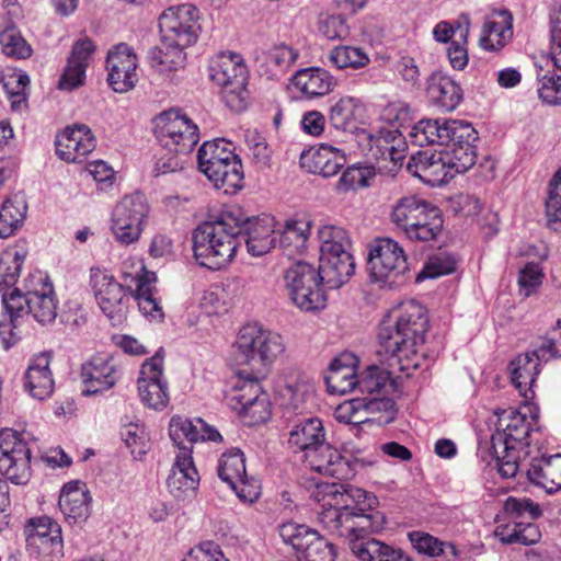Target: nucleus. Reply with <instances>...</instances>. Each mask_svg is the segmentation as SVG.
Listing matches in <instances>:
<instances>
[{"mask_svg": "<svg viewBox=\"0 0 561 561\" xmlns=\"http://www.w3.org/2000/svg\"><path fill=\"white\" fill-rule=\"evenodd\" d=\"M427 202L415 195L400 197L391 207L390 222L397 230L404 233L421 211H424Z\"/></svg>", "mask_w": 561, "mask_h": 561, "instance_id": "nucleus-44", "label": "nucleus"}, {"mask_svg": "<svg viewBox=\"0 0 561 561\" xmlns=\"http://www.w3.org/2000/svg\"><path fill=\"white\" fill-rule=\"evenodd\" d=\"M106 69L107 82L115 92L124 93L131 90L138 80L137 57L125 43L108 51Z\"/></svg>", "mask_w": 561, "mask_h": 561, "instance_id": "nucleus-23", "label": "nucleus"}, {"mask_svg": "<svg viewBox=\"0 0 561 561\" xmlns=\"http://www.w3.org/2000/svg\"><path fill=\"white\" fill-rule=\"evenodd\" d=\"M121 435L135 458L147 454L149 444L146 431L141 425L130 423L123 428Z\"/></svg>", "mask_w": 561, "mask_h": 561, "instance_id": "nucleus-63", "label": "nucleus"}, {"mask_svg": "<svg viewBox=\"0 0 561 561\" xmlns=\"http://www.w3.org/2000/svg\"><path fill=\"white\" fill-rule=\"evenodd\" d=\"M0 45L2 51L13 58H27L32 49L15 26H8L0 31Z\"/></svg>", "mask_w": 561, "mask_h": 561, "instance_id": "nucleus-58", "label": "nucleus"}, {"mask_svg": "<svg viewBox=\"0 0 561 561\" xmlns=\"http://www.w3.org/2000/svg\"><path fill=\"white\" fill-rule=\"evenodd\" d=\"M443 224L439 208L427 202L424 211H421L403 234L412 241L428 242L435 240L442 232Z\"/></svg>", "mask_w": 561, "mask_h": 561, "instance_id": "nucleus-39", "label": "nucleus"}, {"mask_svg": "<svg viewBox=\"0 0 561 561\" xmlns=\"http://www.w3.org/2000/svg\"><path fill=\"white\" fill-rule=\"evenodd\" d=\"M232 348L237 365L249 366L252 374L265 375L285 346L278 333L249 323L239 330Z\"/></svg>", "mask_w": 561, "mask_h": 561, "instance_id": "nucleus-5", "label": "nucleus"}, {"mask_svg": "<svg viewBox=\"0 0 561 561\" xmlns=\"http://www.w3.org/2000/svg\"><path fill=\"white\" fill-rule=\"evenodd\" d=\"M149 214L145 195L134 193L124 196L113 208L111 216V232L121 245L136 243L144 229Z\"/></svg>", "mask_w": 561, "mask_h": 561, "instance_id": "nucleus-11", "label": "nucleus"}, {"mask_svg": "<svg viewBox=\"0 0 561 561\" xmlns=\"http://www.w3.org/2000/svg\"><path fill=\"white\" fill-rule=\"evenodd\" d=\"M302 460L311 470L339 480H348L355 474L354 463L332 447L327 438L305 454Z\"/></svg>", "mask_w": 561, "mask_h": 561, "instance_id": "nucleus-22", "label": "nucleus"}, {"mask_svg": "<svg viewBox=\"0 0 561 561\" xmlns=\"http://www.w3.org/2000/svg\"><path fill=\"white\" fill-rule=\"evenodd\" d=\"M168 489L178 499L192 494L199 484V476L194 466L191 447L183 446L176 455L167 480Z\"/></svg>", "mask_w": 561, "mask_h": 561, "instance_id": "nucleus-29", "label": "nucleus"}, {"mask_svg": "<svg viewBox=\"0 0 561 561\" xmlns=\"http://www.w3.org/2000/svg\"><path fill=\"white\" fill-rule=\"evenodd\" d=\"M0 472L18 485L26 484L32 476L31 449L11 428L0 431Z\"/></svg>", "mask_w": 561, "mask_h": 561, "instance_id": "nucleus-16", "label": "nucleus"}, {"mask_svg": "<svg viewBox=\"0 0 561 561\" xmlns=\"http://www.w3.org/2000/svg\"><path fill=\"white\" fill-rule=\"evenodd\" d=\"M504 513L516 522L517 519L534 520L541 515V510L538 504L534 503L527 497L510 496L504 502Z\"/></svg>", "mask_w": 561, "mask_h": 561, "instance_id": "nucleus-59", "label": "nucleus"}, {"mask_svg": "<svg viewBox=\"0 0 561 561\" xmlns=\"http://www.w3.org/2000/svg\"><path fill=\"white\" fill-rule=\"evenodd\" d=\"M367 270L373 282L397 284L409 270L403 248L390 238L376 239L369 250Z\"/></svg>", "mask_w": 561, "mask_h": 561, "instance_id": "nucleus-14", "label": "nucleus"}, {"mask_svg": "<svg viewBox=\"0 0 561 561\" xmlns=\"http://www.w3.org/2000/svg\"><path fill=\"white\" fill-rule=\"evenodd\" d=\"M135 299L137 300L140 312L146 318L156 322L163 320L164 313L151 287L145 284L139 285L135 294Z\"/></svg>", "mask_w": 561, "mask_h": 561, "instance_id": "nucleus-62", "label": "nucleus"}, {"mask_svg": "<svg viewBox=\"0 0 561 561\" xmlns=\"http://www.w3.org/2000/svg\"><path fill=\"white\" fill-rule=\"evenodd\" d=\"M318 489L323 493L322 510L318 514L319 523L330 533L341 537H348V520L352 503L362 504L368 499L370 507L376 497L368 496L367 492L344 483L319 484Z\"/></svg>", "mask_w": 561, "mask_h": 561, "instance_id": "nucleus-7", "label": "nucleus"}, {"mask_svg": "<svg viewBox=\"0 0 561 561\" xmlns=\"http://www.w3.org/2000/svg\"><path fill=\"white\" fill-rule=\"evenodd\" d=\"M209 77L221 87V98L233 112L247 107L248 69L238 54H219L209 65Z\"/></svg>", "mask_w": 561, "mask_h": 561, "instance_id": "nucleus-8", "label": "nucleus"}, {"mask_svg": "<svg viewBox=\"0 0 561 561\" xmlns=\"http://www.w3.org/2000/svg\"><path fill=\"white\" fill-rule=\"evenodd\" d=\"M376 529L377 527L373 524V515L365 514L359 504L352 503L347 528L350 542L357 538L367 539L365 535Z\"/></svg>", "mask_w": 561, "mask_h": 561, "instance_id": "nucleus-60", "label": "nucleus"}, {"mask_svg": "<svg viewBox=\"0 0 561 561\" xmlns=\"http://www.w3.org/2000/svg\"><path fill=\"white\" fill-rule=\"evenodd\" d=\"M355 263L350 251L320 254L319 272L327 288H339L354 274Z\"/></svg>", "mask_w": 561, "mask_h": 561, "instance_id": "nucleus-34", "label": "nucleus"}, {"mask_svg": "<svg viewBox=\"0 0 561 561\" xmlns=\"http://www.w3.org/2000/svg\"><path fill=\"white\" fill-rule=\"evenodd\" d=\"M407 149L405 139L398 129L381 128L368 136L367 154L389 171L402 165Z\"/></svg>", "mask_w": 561, "mask_h": 561, "instance_id": "nucleus-20", "label": "nucleus"}, {"mask_svg": "<svg viewBox=\"0 0 561 561\" xmlns=\"http://www.w3.org/2000/svg\"><path fill=\"white\" fill-rule=\"evenodd\" d=\"M198 169L215 187L226 194L236 193L243 186V168L234 154L231 144L225 139H215L202 145L197 153Z\"/></svg>", "mask_w": 561, "mask_h": 561, "instance_id": "nucleus-6", "label": "nucleus"}, {"mask_svg": "<svg viewBox=\"0 0 561 561\" xmlns=\"http://www.w3.org/2000/svg\"><path fill=\"white\" fill-rule=\"evenodd\" d=\"M346 157L344 152L331 145L321 144L305 150L300 156V164L308 172L319 174L323 178H330L339 173L345 165Z\"/></svg>", "mask_w": 561, "mask_h": 561, "instance_id": "nucleus-27", "label": "nucleus"}, {"mask_svg": "<svg viewBox=\"0 0 561 561\" xmlns=\"http://www.w3.org/2000/svg\"><path fill=\"white\" fill-rule=\"evenodd\" d=\"M527 478L547 493L561 490V454L534 458L527 469Z\"/></svg>", "mask_w": 561, "mask_h": 561, "instance_id": "nucleus-35", "label": "nucleus"}, {"mask_svg": "<svg viewBox=\"0 0 561 561\" xmlns=\"http://www.w3.org/2000/svg\"><path fill=\"white\" fill-rule=\"evenodd\" d=\"M431 100L443 111H454L462 99L460 87L448 77H433L427 88Z\"/></svg>", "mask_w": 561, "mask_h": 561, "instance_id": "nucleus-43", "label": "nucleus"}, {"mask_svg": "<svg viewBox=\"0 0 561 561\" xmlns=\"http://www.w3.org/2000/svg\"><path fill=\"white\" fill-rule=\"evenodd\" d=\"M90 287L102 312L113 325L126 320L130 294L114 275L98 266L90 268Z\"/></svg>", "mask_w": 561, "mask_h": 561, "instance_id": "nucleus-12", "label": "nucleus"}, {"mask_svg": "<svg viewBox=\"0 0 561 561\" xmlns=\"http://www.w3.org/2000/svg\"><path fill=\"white\" fill-rule=\"evenodd\" d=\"M545 208L548 227L561 231V167L549 182Z\"/></svg>", "mask_w": 561, "mask_h": 561, "instance_id": "nucleus-52", "label": "nucleus"}, {"mask_svg": "<svg viewBox=\"0 0 561 561\" xmlns=\"http://www.w3.org/2000/svg\"><path fill=\"white\" fill-rule=\"evenodd\" d=\"M162 350L144 362L138 378L141 402L153 410H162L169 403L168 382L163 377Z\"/></svg>", "mask_w": 561, "mask_h": 561, "instance_id": "nucleus-18", "label": "nucleus"}, {"mask_svg": "<svg viewBox=\"0 0 561 561\" xmlns=\"http://www.w3.org/2000/svg\"><path fill=\"white\" fill-rule=\"evenodd\" d=\"M51 356L49 353H42L34 356L25 371V388L30 394L44 400L54 391V379L49 368Z\"/></svg>", "mask_w": 561, "mask_h": 561, "instance_id": "nucleus-33", "label": "nucleus"}, {"mask_svg": "<svg viewBox=\"0 0 561 561\" xmlns=\"http://www.w3.org/2000/svg\"><path fill=\"white\" fill-rule=\"evenodd\" d=\"M26 202L14 195L4 201L0 209V237H11L23 224L26 215Z\"/></svg>", "mask_w": 561, "mask_h": 561, "instance_id": "nucleus-47", "label": "nucleus"}, {"mask_svg": "<svg viewBox=\"0 0 561 561\" xmlns=\"http://www.w3.org/2000/svg\"><path fill=\"white\" fill-rule=\"evenodd\" d=\"M386 317L421 345L424 343L428 329V317L427 310L422 304L414 299L401 301L390 309Z\"/></svg>", "mask_w": 561, "mask_h": 561, "instance_id": "nucleus-26", "label": "nucleus"}, {"mask_svg": "<svg viewBox=\"0 0 561 561\" xmlns=\"http://www.w3.org/2000/svg\"><path fill=\"white\" fill-rule=\"evenodd\" d=\"M537 419L529 405L500 414L497 428L491 436L490 455L503 479L516 477L520 461L528 456L529 435Z\"/></svg>", "mask_w": 561, "mask_h": 561, "instance_id": "nucleus-4", "label": "nucleus"}, {"mask_svg": "<svg viewBox=\"0 0 561 561\" xmlns=\"http://www.w3.org/2000/svg\"><path fill=\"white\" fill-rule=\"evenodd\" d=\"M249 375L247 374L245 377L240 375L231 391L227 394L228 405L234 411L244 408L245 404L265 393L259 381L262 375L252 373L251 377Z\"/></svg>", "mask_w": 561, "mask_h": 561, "instance_id": "nucleus-46", "label": "nucleus"}, {"mask_svg": "<svg viewBox=\"0 0 561 561\" xmlns=\"http://www.w3.org/2000/svg\"><path fill=\"white\" fill-rule=\"evenodd\" d=\"M328 59L332 66L341 70H358L370 62L368 54L363 48L350 45L333 47L328 54Z\"/></svg>", "mask_w": 561, "mask_h": 561, "instance_id": "nucleus-49", "label": "nucleus"}, {"mask_svg": "<svg viewBox=\"0 0 561 561\" xmlns=\"http://www.w3.org/2000/svg\"><path fill=\"white\" fill-rule=\"evenodd\" d=\"M186 46L169 45L161 37V44L151 49L149 55L150 65L159 73L169 76L184 67Z\"/></svg>", "mask_w": 561, "mask_h": 561, "instance_id": "nucleus-42", "label": "nucleus"}, {"mask_svg": "<svg viewBox=\"0 0 561 561\" xmlns=\"http://www.w3.org/2000/svg\"><path fill=\"white\" fill-rule=\"evenodd\" d=\"M169 434L172 442L179 447V453L183 446H190L198 442L197 419L192 421L181 416H173L169 425Z\"/></svg>", "mask_w": 561, "mask_h": 561, "instance_id": "nucleus-56", "label": "nucleus"}, {"mask_svg": "<svg viewBox=\"0 0 561 561\" xmlns=\"http://www.w3.org/2000/svg\"><path fill=\"white\" fill-rule=\"evenodd\" d=\"M411 141L419 147L439 145L447 165L455 173H465L476 163L474 142L478 133L465 121L447 118H423L410 131Z\"/></svg>", "mask_w": 561, "mask_h": 561, "instance_id": "nucleus-2", "label": "nucleus"}, {"mask_svg": "<svg viewBox=\"0 0 561 561\" xmlns=\"http://www.w3.org/2000/svg\"><path fill=\"white\" fill-rule=\"evenodd\" d=\"M24 254L19 251H7L0 256V295L3 293L11 294L12 287L15 285L22 264Z\"/></svg>", "mask_w": 561, "mask_h": 561, "instance_id": "nucleus-54", "label": "nucleus"}, {"mask_svg": "<svg viewBox=\"0 0 561 561\" xmlns=\"http://www.w3.org/2000/svg\"><path fill=\"white\" fill-rule=\"evenodd\" d=\"M398 369H380L377 366H370L368 369L358 378L357 389L365 397H376L382 392L390 381V376L396 374Z\"/></svg>", "mask_w": 561, "mask_h": 561, "instance_id": "nucleus-55", "label": "nucleus"}, {"mask_svg": "<svg viewBox=\"0 0 561 561\" xmlns=\"http://www.w3.org/2000/svg\"><path fill=\"white\" fill-rule=\"evenodd\" d=\"M378 341V355L387 363L388 368L407 375H410L411 369L419 368L417 350L421 344L387 317L380 323Z\"/></svg>", "mask_w": 561, "mask_h": 561, "instance_id": "nucleus-10", "label": "nucleus"}, {"mask_svg": "<svg viewBox=\"0 0 561 561\" xmlns=\"http://www.w3.org/2000/svg\"><path fill=\"white\" fill-rule=\"evenodd\" d=\"M26 541L38 554L55 561L64 556L60 526L50 517L31 519L26 527Z\"/></svg>", "mask_w": 561, "mask_h": 561, "instance_id": "nucleus-21", "label": "nucleus"}, {"mask_svg": "<svg viewBox=\"0 0 561 561\" xmlns=\"http://www.w3.org/2000/svg\"><path fill=\"white\" fill-rule=\"evenodd\" d=\"M284 280L288 296L300 310L313 311L325 307L327 286L313 265L304 261L294 263L285 271Z\"/></svg>", "mask_w": 561, "mask_h": 561, "instance_id": "nucleus-9", "label": "nucleus"}, {"mask_svg": "<svg viewBox=\"0 0 561 561\" xmlns=\"http://www.w3.org/2000/svg\"><path fill=\"white\" fill-rule=\"evenodd\" d=\"M25 291L14 287L11 294L2 295V311L0 312V336L5 348L19 340L15 330L21 319L32 314L42 325L50 324L57 317L58 302L53 284L42 272H36L25 279Z\"/></svg>", "mask_w": 561, "mask_h": 561, "instance_id": "nucleus-1", "label": "nucleus"}, {"mask_svg": "<svg viewBox=\"0 0 561 561\" xmlns=\"http://www.w3.org/2000/svg\"><path fill=\"white\" fill-rule=\"evenodd\" d=\"M446 162L443 151L431 154L420 151L410 158L407 169L413 176L434 186L447 182L456 174Z\"/></svg>", "mask_w": 561, "mask_h": 561, "instance_id": "nucleus-28", "label": "nucleus"}, {"mask_svg": "<svg viewBox=\"0 0 561 561\" xmlns=\"http://www.w3.org/2000/svg\"><path fill=\"white\" fill-rule=\"evenodd\" d=\"M320 254L350 251L351 241L344 228L335 225H323L318 230Z\"/></svg>", "mask_w": 561, "mask_h": 561, "instance_id": "nucleus-53", "label": "nucleus"}, {"mask_svg": "<svg viewBox=\"0 0 561 561\" xmlns=\"http://www.w3.org/2000/svg\"><path fill=\"white\" fill-rule=\"evenodd\" d=\"M122 375V366L113 356H93L81 367V392L83 396L103 393L112 389Z\"/></svg>", "mask_w": 561, "mask_h": 561, "instance_id": "nucleus-19", "label": "nucleus"}, {"mask_svg": "<svg viewBox=\"0 0 561 561\" xmlns=\"http://www.w3.org/2000/svg\"><path fill=\"white\" fill-rule=\"evenodd\" d=\"M327 438V431L321 419L297 415L287 424V445L293 453L302 456L316 448Z\"/></svg>", "mask_w": 561, "mask_h": 561, "instance_id": "nucleus-24", "label": "nucleus"}, {"mask_svg": "<svg viewBox=\"0 0 561 561\" xmlns=\"http://www.w3.org/2000/svg\"><path fill=\"white\" fill-rule=\"evenodd\" d=\"M298 56V50L286 44H279L270 48L264 54L267 76L270 78H278L285 75L294 66Z\"/></svg>", "mask_w": 561, "mask_h": 561, "instance_id": "nucleus-48", "label": "nucleus"}, {"mask_svg": "<svg viewBox=\"0 0 561 561\" xmlns=\"http://www.w3.org/2000/svg\"><path fill=\"white\" fill-rule=\"evenodd\" d=\"M279 536L290 545L299 560L304 561H335V546L314 529L293 522L279 526Z\"/></svg>", "mask_w": 561, "mask_h": 561, "instance_id": "nucleus-15", "label": "nucleus"}, {"mask_svg": "<svg viewBox=\"0 0 561 561\" xmlns=\"http://www.w3.org/2000/svg\"><path fill=\"white\" fill-rule=\"evenodd\" d=\"M284 397L288 398V408L297 412L298 415H301L308 404L313 402L314 390L310 385L296 383L294 386L286 387Z\"/></svg>", "mask_w": 561, "mask_h": 561, "instance_id": "nucleus-64", "label": "nucleus"}, {"mask_svg": "<svg viewBox=\"0 0 561 561\" xmlns=\"http://www.w3.org/2000/svg\"><path fill=\"white\" fill-rule=\"evenodd\" d=\"M159 28L167 44L191 46L201 30L196 8L190 3L168 8L159 16Z\"/></svg>", "mask_w": 561, "mask_h": 561, "instance_id": "nucleus-17", "label": "nucleus"}, {"mask_svg": "<svg viewBox=\"0 0 561 561\" xmlns=\"http://www.w3.org/2000/svg\"><path fill=\"white\" fill-rule=\"evenodd\" d=\"M350 549L360 561H412L400 548L377 539H355Z\"/></svg>", "mask_w": 561, "mask_h": 561, "instance_id": "nucleus-38", "label": "nucleus"}, {"mask_svg": "<svg viewBox=\"0 0 561 561\" xmlns=\"http://www.w3.org/2000/svg\"><path fill=\"white\" fill-rule=\"evenodd\" d=\"M244 219L241 224V243H245L248 252L253 256L270 252L276 241L273 218L268 216L249 218L244 215Z\"/></svg>", "mask_w": 561, "mask_h": 561, "instance_id": "nucleus-30", "label": "nucleus"}, {"mask_svg": "<svg viewBox=\"0 0 561 561\" xmlns=\"http://www.w3.org/2000/svg\"><path fill=\"white\" fill-rule=\"evenodd\" d=\"M539 374V363L530 353L518 355L511 363V379L514 387L525 400H531L535 396L534 385Z\"/></svg>", "mask_w": 561, "mask_h": 561, "instance_id": "nucleus-40", "label": "nucleus"}, {"mask_svg": "<svg viewBox=\"0 0 561 561\" xmlns=\"http://www.w3.org/2000/svg\"><path fill=\"white\" fill-rule=\"evenodd\" d=\"M408 536L413 548L420 553L430 557H456V548L450 542L442 541L423 531H411Z\"/></svg>", "mask_w": 561, "mask_h": 561, "instance_id": "nucleus-50", "label": "nucleus"}, {"mask_svg": "<svg viewBox=\"0 0 561 561\" xmlns=\"http://www.w3.org/2000/svg\"><path fill=\"white\" fill-rule=\"evenodd\" d=\"M58 504L70 525L81 524L90 516L91 496L87 486L79 481H71L64 485Z\"/></svg>", "mask_w": 561, "mask_h": 561, "instance_id": "nucleus-31", "label": "nucleus"}, {"mask_svg": "<svg viewBox=\"0 0 561 561\" xmlns=\"http://www.w3.org/2000/svg\"><path fill=\"white\" fill-rule=\"evenodd\" d=\"M310 224L306 220L288 221L279 234V247L284 254L293 257L306 250Z\"/></svg>", "mask_w": 561, "mask_h": 561, "instance_id": "nucleus-45", "label": "nucleus"}, {"mask_svg": "<svg viewBox=\"0 0 561 561\" xmlns=\"http://www.w3.org/2000/svg\"><path fill=\"white\" fill-rule=\"evenodd\" d=\"M362 112V102L354 96L346 95L330 106L328 119L333 128L347 131L356 127Z\"/></svg>", "mask_w": 561, "mask_h": 561, "instance_id": "nucleus-41", "label": "nucleus"}, {"mask_svg": "<svg viewBox=\"0 0 561 561\" xmlns=\"http://www.w3.org/2000/svg\"><path fill=\"white\" fill-rule=\"evenodd\" d=\"M241 415L245 423L249 425H255L265 423L271 416V403L268 394L265 392L255 400L245 404L244 408L236 410Z\"/></svg>", "mask_w": 561, "mask_h": 561, "instance_id": "nucleus-61", "label": "nucleus"}, {"mask_svg": "<svg viewBox=\"0 0 561 561\" xmlns=\"http://www.w3.org/2000/svg\"><path fill=\"white\" fill-rule=\"evenodd\" d=\"M244 213L239 207L225 210L216 220L205 221L193 231V252L201 266L220 270L228 265L241 244Z\"/></svg>", "mask_w": 561, "mask_h": 561, "instance_id": "nucleus-3", "label": "nucleus"}, {"mask_svg": "<svg viewBox=\"0 0 561 561\" xmlns=\"http://www.w3.org/2000/svg\"><path fill=\"white\" fill-rule=\"evenodd\" d=\"M96 146L95 138L85 124L65 128L56 139V153L66 162H81Z\"/></svg>", "mask_w": 561, "mask_h": 561, "instance_id": "nucleus-25", "label": "nucleus"}, {"mask_svg": "<svg viewBox=\"0 0 561 561\" xmlns=\"http://www.w3.org/2000/svg\"><path fill=\"white\" fill-rule=\"evenodd\" d=\"M217 471L218 477L228 485L240 481L247 474L243 453L238 448L224 453L219 459Z\"/></svg>", "mask_w": 561, "mask_h": 561, "instance_id": "nucleus-51", "label": "nucleus"}, {"mask_svg": "<svg viewBox=\"0 0 561 561\" xmlns=\"http://www.w3.org/2000/svg\"><path fill=\"white\" fill-rule=\"evenodd\" d=\"M154 135L164 151L190 153L198 142V127L185 115L168 111L154 119Z\"/></svg>", "mask_w": 561, "mask_h": 561, "instance_id": "nucleus-13", "label": "nucleus"}, {"mask_svg": "<svg viewBox=\"0 0 561 561\" xmlns=\"http://www.w3.org/2000/svg\"><path fill=\"white\" fill-rule=\"evenodd\" d=\"M470 27L469 16L460 15L455 23L440 21L433 30L434 38L440 43H448L453 39L467 41Z\"/></svg>", "mask_w": 561, "mask_h": 561, "instance_id": "nucleus-57", "label": "nucleus"}, {"mask_svg": "<svg viewBox=\"0 0 561 561\" xmlns=\"http://www.w3.org/2000/svg\"><path fill=\"white\" fill-rule=\"evenodd\" d=\"M513 18L507 10L493 12L482 28L480 46L486 50L502 48L513 35Z\"/></svg>", "mask_w": 561, "mask_h": 561, "instance_id": "nucleus-37", "label": "nucleus"}, {"mask_svg": "<svg viewBox=\"0 0 561 561\" xmlns=\"http://www.w3.org/2000/svg\"><path fill=\"white\" fill-rule=\"evenodd\" d=\"M294 87L307 99H317L329 94L336 85L334 77L322 68H305L295 73Z\"/></svg>", "mask_w": 561, "mask_h": 561, "instance_id": "nucleus-36", "label": "nucleus"}, {"mask_svg": "<svg viewBox=\"0 0 561 561\" xmlns=\"http://www.w3.org/2000/svg\"><path fill=\"white\" fill-rule=\"evenodd\" d=\"M357 358L351 353H344L334 358L325 375L328 390L332 394H346L357 388Z\"/></svg>", "mask_w": 561, "mask_h": 561, "instance_id": "nucleus-32", "label": "nucleus"}]
</instances>
